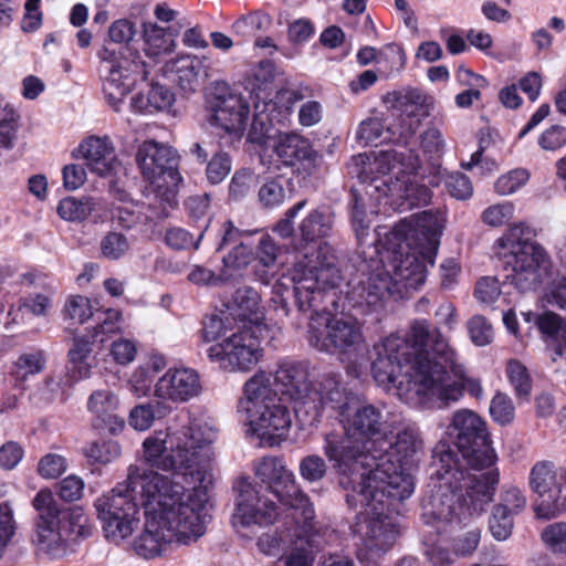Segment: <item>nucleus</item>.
I'll return each mask as SVG.
<instances>
[{"instance_id":"f257e3e1","label":"nucleus","mask_w":566,"mask_h":566,"mask_svg":"<svg viewBox=\"0 0 566 566\" xmlns=\"http://www.w3.org/2000/svg\"><path fill=\"white\" fill-rule=\"evenodd\" d=\"M208 503L201 490H186L163 473L128 465L126 479L97 497L94 507L105 537L116 544L133 534L144 509L145 525L133 548L149 559L166 553L172 542L189 544L202 536L210 520Z\"/></svg>"},{"instance_id":"f03ea898","label":"nucleus","mask_w":566,"mask_h":566,"mask_svg":"<svg viewBox=\"0 0 566 566\" xmlns=\"http://www.w3.org/2000/svg\"><path fill=\"white\" fill-rule=\"evenodd\" d=\"M375 381L407 403L442 408L457 402L467 390L483 397L476 378L465 376L455 349L440 329L426 319L415 321L405 335L391 334L374 345Z\"/></svg>"},{"instance_id":"7ed1b4c3","label":"nucleus","mask_w":566,"mask_h":566,"mask_svg":"<svg viewBox=\"0 0 566 566\" xmlns=\"http://www.w3.org/2000/svg\"><path fill=\"white\" fill-rule=\"evenodd\" d=\"M340 399L327 402L337 411L343 431L323 434L322 451L338 475L343 489L360 485L366 500L387 491L396 499H408L413 493L411 479L391 461L389 436L392 428L384 405L363 401L348 394L338 380Z\"/></svg>"},{"instance_id":"20e7f679","label":"nucleus","mask_w":566,"mask_h":566,"mask_svg":"<svg viewBox=\"0 0 566 566\" xmlns=\"http://www.w3.org/2000/svg\"><path fill=\"white\" fill-rule=\"evenodd\" d=\"M448 434L461 452L468 471L452 451H443L436 462V493L423 503L422 517L427 524L464 521L480 515L493 500L500 473L496 454L491 447L486 424L470 409L452 416Z\"/></svg>"},{"instance_id":"39448f33","label":"nucleus","mask_w":566,"mask_h":566,"mask_svg":"<svg viewBox=\"0 0 566 566\" xmlns=\"http://www.w3.org/2000/svg\"><path fill=\"white\" fill-rule=\"evenodd\" d=\"M216 431L208 422L190 418L181 428L155 431L143 441V461L148 467H136L158 473L171 471L168 478L177 481L179 475H189L195 484L190 490H201L209 496L213 476L211 472L210 443Z\"/></svg>"},{"instance_id":"423d86ee","label":"nucleus","mask_w":566,"mask_h":566,"mask_svg":"<svg viewBox=\"0 0 566 566\" xmlns=\"http://www.w3.org/2000/svg\"><path fill=\"white\" fill-rule=\"evenodd\" d=\"M443 227L444 220L439 213L413 214L392 228L384 251H375L376 258L382 259L389 270L399 297L424 283L428 265L434 264Z\"/></svg>"},{"instance_id":"0eeeda50","label":"nucleus","mask_w":566,"mask_h":566,"mask_svg":"<svg viewBox=\"0 0 566 566\" xmlns=\"http://www.w3.org/2000/svg\"><path fill=\"white\" fill-rule=\"evenodd\" d=\"M334 249L327 242L308 245L297 256L289 275L272 286L271 303L280 318L291 315L290 301L298 313L316 311L325 293L343 281Z\"/></svg>"},{"instance_id":"6e6552de","label":"nucleus","mask_w":566,"mask_h":566,"mask_svg":"<svg viewBox=\"0 0 566 566\" xmlns=\"http://www.w3.org/2000/svg\"><path fill=\"white\" fill-rule=\"evenodd\" d=\"M532 235L525 223L513 224L495 241L494 251L511 268V282L520 292L535 291L546 282L547 303L566 311V275L553 276L549 254Z\"/></svg>"},{"instance_id":"1a4fd4ad","label":"nucleus","mask_w":566,"mask_h":566,"mask_svg":"<svg viewBox=\"0 0 566 566\" xmlns=\"http://www.w3.org/2000/svg\"><path fill=\"white\" fill-rule=\"evenodd\" d=\"M280 398L294 403V413L304 415L307 424L319 421L327 402H338L340 394L338 380L340 375L334 371L323 373L310 381L308 367L305 363L284 358L277 361L276 368L269 374Z\"/></svg>"},{"instance_id":"9d476101","label":"nucleus","mask_w":566,"mask_h":566,"mask_svg":"<svg viewBox=\"0 0 566 566\" xmlns=\"http://www.w3.org/2000/svg\"><path fill=\"white\" fill-rule=\"evenodd\" d=\"M238 411L244 415L249 431L270 446L285 440L293 423L292 410L274 391L270 375L263 370L245 381Z\"/></svg>"},{"instance_id":"9b49d317","label":"nucleus","mask_w":566,"mask_h":566,"mask_svg":"<svg viewBox=\"0 0 566 566\" xmlns=\"http://www.w3.org/2000/svg\"><path fill=\"white\" fill-rule=\"evenodd\" d=\"M349 174L367 184L366 193L377 200L391 198V202L409 196L411 176L418 175V156L397 150H386L368 156L352 157Z\"/></svg>"},{"instance_id":"f8f14e48","label":"nucleus","mask_w":566,"mask_h":566,"mask_svg":"<svg viewBox=\"0 0 566 566\" xmlns=\"http://www.w3.org/2000/svg\"><path fill=\"white\" fill-rule=\"evenodd\" d=\"M38 512L36 542L39 547L60 557L72 551L73 544L91 535L88 517L81 507L62 509L53 493L40 490L32 501Z\"/></svg>"},{"instance_id":"ddd939ff","label":"nucleus","mask_w":566,"mask_h":566,"mask_svg":"<svg viewBox=\"0 0 566 566\" xmlns=\"http://www.w3.org/2000/svg\"><path fill=\"white\" fill-rule=\"evenodd\" d=\"M308 343L318 352L354 363L367 349L364 323L350 314H322L312 316Z\"/></svg>"},{"instance_id":"4468645a","label":"nucleus","mask_w":566,"mask_h":566,"mask_svg":"<svg viewBox=\"0 0 566 566\" xmlns=\"http://www.w3.org/2000/svg\"><path fill=\"white\" fill-rule=\"evenodd\" d=\"M136 161L163 202L172 207L182 178L178 171L177 151L167 145L155 140L144 142L137 150Z\"/></svg>"},{"instance_id":"2eb2a0df","label":"nucleus","mask_w":566,"mask_h":566,"mask_svg":"<svg viewBox=\"0 0 566 566\" xmlns=\"http://www.w3.org/2000/svg\"><path fill=\"white\" fill-rule=\"evenodd\" d=\"M97 56L103 63L105 98L115 111H118L136 83L148 78L149 70L139 54L133 53L128 48L122 50L118 57L114 51L103 48Z\"/></svg>"},{"instance_id":"dca6fc26","label":"nucleus","mask_w":566,"mask_h":566,"mask_svg":"<svg viewBox=\"0 0 566 566\" xmlns=\"http://www.w3.org/2000/svg\"><path fill=\"white\" fill-rule=\"evenodd\" d=\"M261 324L243 325L207 349L209 359L228 371H249L263 357Z\"/></svg>"},{"instance_id":"f3484780","label":"nucleus","mask_w":566,"mask_h":566,"mask_svg":"<svg viewBox=\"0 0 566 566\" xmlns=\"http://www.w3.org/2000/svg\"><path fill=\"white\" fill-rule=\"evenodd\" d=\"M254 473L282 505L300 514L305 525L314 520L315 512L308 496L301 490L294 473L282 459L262 458L254 464Z\"/></svg>"},{"instance_id":"a211bd4d","label":"nucleus","mask_w":566,"mask_h":566,"mask_svg":"<svg viewBox=\"0 0 566 566\" xmlns=\"http://www.w3.org/2000/svg\"><path fill=\"white\" fill-rule=\"evenodd\" d=\"M395 290L384 260L371 256L359 264L358 275L349 283L347 300L361 314H369L382 308L389 296L399 297Z\"/></svg>"},{"instance_id":"6ab92c4d","label":"nucleus","mask_w":566,"mask_h":566,"mask_svg":"<svg viewBox=\"0 0 566 566\" xmlns=\"http://www.w3.org/2000/svg\"><path fill=\"white\" fill-rule=\"evenodd\" d=\"M530 488L537 494L536 517L551 520L566 512V468L539 461L530 472Z\"/></svg>"},{"instance_id":"aec40b11","label":"nucleus","mask_w":566,"mask_h":566,"mask_svg":"<svg viewBox=\"0 0 566 566\" xmlns=\"http://www.w3.org/2000/svg\"><path fill=\"white\" fill-rule=\"evenodd\" d=\"M352 493L346 494V500L349 505H360L361 507H369L375 518L370 520L366 526L364 545L365 547L375 553L386 552L395 543L399 531L396 524L387 515L390 512V506L395 502L400 503L406 499H396L386 491L384 497L380 494L376 497L363 499L360 494V485L356 483V490L348 488Z\"/></svg>"},{"instance_id":"412c9836","label":"nucleus","mask_w":566,"mask_h":566,"mask_svg":"<svg viewBox=\"0 0 566 566\" xmlns=\"http://www.w3.org/2000/svg\"><path fill=\"white\" fill-rule=\"evenodd\" d=\"M209 122L224 133L240 138L249 118V104L243 96L233 91L227 83L217 82L210 88Z\"/></svg>"},{"instance_id":"4be33fe9","label":"nucleus","mask_w":566,"mask_h":566,"mask_svg":"<svg viewBox=\"0 0 566 566\" xmlns=\"http://www.w3.org/2000/svg\"><path fill=\"white\" fill-rule=\"evenodd\" d=\"M232 524L237 526H266L276 520L279 509L274 501L262 494L248 480L238 484Z\"/></svg>"},{"instance_id":"5701e85b","label":"nucleus","mask_w":566,"mask_h":566,"mask_svg":"<svg viewBox=\"0 0 566 566\" xmlns=\"http://www.w3.org/2000/svg\"><path fill=\"white\" fill-rule=\"evenodd\" d=\"M197 370L189 367L169 368L154 385V397L165 405L185 403L201 394Z\"/></svg>"},{"instance_id":"b1692460","label":"nucleus","mask_w":566,"mask_h":566,"mask_svg":"<svg viewBox=\"0 0 566 566\" xmlns=\"http://www.w3.org/2000/svg\"><path fill=\"white\" fill-rule=\"evenodd\" d=\"M301 90H280L274 99L269 102H255V114L252 120L249 139L252 143H262L269 136V129L274 119L281 122L291 114L293 105L304 98Z\"/></svg>"},{"instance_id":"393cba45","label":"nucleus","mask_w":566,"mask_h":566,"mask_svg":"<svg viewBox=\"0 0 566 566\" xmlns=\"http://www.w3.org/2000/svg\"><path fill=\"white\" fill-rule=\"evenodd\" d=\"M78 156L87 168L99 177H108L119 166L115 146L108 136H88L77 148Z\"/></svg>"},{"instance_id":"a878e982","label":"nucleus","mask_w":566,"mask_h":566,"mask_svg":"<svg viewBox=\"0 0 566 566\" xmlns=\"http://www.w3.org/2000/svg\"><path fill=\"white\" fill-rule=\"evenodd\" d=\"M119 406L118 397L108 389H98L91 394L87 409L93 415V424L116 434L125 427L124 418L116 413Z\"/></svg>"},{"instance_id":"bb28decb","label":"nucleus","mask_w":566,"mask_h":566,"mask_svg":"<svg viewBox=\"0 0 566 566\" xmlns=\"http://www.w3.org/2000/svg\"><path fill=\"white\" fill-rule=\"evenodd\" d=\"M428 97L418 88L403 87L387 92L381 96L384 106L399 116L417 117V125L421 118L429 115Z\"/></svg>"},{"instance_id":"cd10ccee","label":"nucleus","mask_w":566,"mask_h":566,"mask_svg":"<svg viewBox=\"0 0 566 566\" xmlns=\"http://www.w3.org/2000/svg\"><path fill=\"white\" fill-rule=\"evenodd\" d=\"M326 533L295 528L290 538V551L284 556L285 566H311L315 554L325 546Z\"/></svg>"},{"instance_id":"c85d7f7f","label":"nucleus","mask_w":566,"mask_h":566,"mask_svg":"<svg viewBox=\"0 0 566 566\" xmlns=\"http://www.w3.org/2000/svg\"><path fill=\"white\" fill-rule=\"evenodd\" d=\"M421 448L422 442L416 428L408 426L399 431L396 436V441H391V446L389 447V450H392L398 457L396 461L391 459L397 465V471H401L412 479L411 474L408 472V467L411 465ZM389 454L392 458V453ZM411 481L413 482V480Z\"/></svg>"},{"instance_id":"c756f323","label":"nucleus","mask_w":566,"mask_h":566,"mask_svg":"<svg viewBox=\"0 0 566 566\" xmlns=\"http://www.w3.org/2000/svg\"><path fill=\"white\" fill-rule=\"evenodd\" d=\"M227 307L234 317L249 321L247 325L259 324L261 318L260 295L254 289L239 287Z\"/></svg>"},{"instance_id":"7c9ffc66","label":"nucleus","mask_w":566,"mask_h":566,"mask_svg":"<svg viewBox=\"0 0 566 566\" xmlns=\"http://www.w3.org/2000/svg\"><path fill=\"white\" fill-rule=\"evenodd\" d=\"M273 148L277 159L284 166H292L296 160L305 159L311 154L308 140L294 133L279 135Z\"/></svg>"},{"instance_id":"2f4dec72","label":"nucleus","mask_w":566,"mask_h":566,"mask_svg":"<svg viewBox=\"0 0 566 566\" xmlns=\"http://www.w3.org/2000/svg\"><path fill=\"white\" fill-rule=\"evenodd\" d=\"M177 29H164L155 23L144 24L145 52L148 56L157 57L170 53L176 48Z\"/></svg>"},{"instance_id":"473e14b6","label":"nucleus","mask_w":566,"mask_h":566,"mask_svg":"<svg viewBox=\"0 0 566 566\" xmlns=\"http://www.w3.org/2000/svg\"><path fill=\"white\" fill-rule=\"evenodd\" d=\"M334 223L333 213L327 208L312 210L300 223L298 232L302 240L314 242L329 235Z\"/></svg>"},{"instance_id":"72a5a7b5","label":"nucleus","mask_w":566,"mask_h":566,"mask_svg":"<svg viewBox=\"0 0 566 566\" xmlns=\"http://www.w3.org/2000/svg\"><path fill=\"white\" fill-rule=\"evenodd\" d=\"M202 61L192 55H180L167 62V71L175 74V81L185 91H192L201 72Z\"/></svg>"},{"instance_id":"f704fd0d","label":"nucleus","mask_w":566,"mask_h":566,"mask_svg":"<svg viewBox=\"0 0 566 566\" xmlns=\"http://www.w3.org/2000/svg\"><path fill=\"white\" fill-rule=\"evenodd\" d=\"M434 174L429 178L428 184L432 187L444 185L447 191L460 200L469 199L473 193V187L469 177L459 171L446 172L440 167H433Z\"/></svg>"},{"instance_id":"c9c22d12","label":"nucleus","mask_w":566,"mask_h":566,"mask_svg":"<svg viewBox=\"0 0 566 566\" xmlns=\"http://www.w3.org/2000/svg\"><path fill=\"white\" fill-rule=\"evenodd\" d=\"M102 208V200L94 197H67L60 201L57 206L59 216L72 222L85 220L94 211Z\"/></svg>"},{"instance_id":"e433bc0d","label":"nucleus","mask_w":566,"mask_h":566,"mask_svg":"<svg viewBox=\"0 0 566 566\" xmlns=\"http://www.w3.org/2000/svg\"><path fill=\"white\" fill-rule=\"evenodd\" d=\"M170 411L171 408L158 399L156 402L138 405L129 413V424L138 431H145L153 426L156 418H164Z\"/></svg>"},{"instance_id":"4c0bfd02","label":"nucleus","mask_w":566,"mask_h":566,"mask_svg":"<svg viewBox=\"0 0 566 566\" xmlns=\"http://www.w3.org/2000/svg\"><path fill=\"white\" fill-rule=\"evenodd\" d=\"M405 60L402 49L396 44L387 45L378 55L376 54V50L371 46H365L357 53V61L360 65H367L371 61H376L378 64H381L382 61H390V72L401 70L405 65Z\"/></svg>"},{"instance_id":"58836bf2","label":"nucleus","mask_w":566,"mask_h":566,"mask_svg":"<svg viewBox=\"0 0 566 566\" xmlns=\"http://www.w3.org/2000/svg\"><path fill=\"white\" fill-rule=\"evenodd\" d=\"M92 353V344L84 337L74 338L73 346L69 350V358L72 365L73 379L78 380L90 375L91 365L87 358Z\"/></svg>"},{"instance_id":"ea45409f","label":"nucleus","mask_w":566,"mask_h":566,"mask_svg":"<svg viewBox=\"0 0 566 566\" xmlns=\"http://www.w3.org/2000/svg\"><path fill=\"white\" fill-rule=\"evenodd\" d=\"M84 455L95 463L107 464L122 454V447L117 441H94L83 448Z\"/></svg>"},{"instance_id":"a19ab883","label":"nucleus","mask_w":566,"mask_h":566,"mask_svg":"<svg viewBox=\"0 0 566 566\" xmlns=\"http://www.w3.org/2000/svg\"><path fill=\"white\" fill-rule=\"evenodd\" d=\"M541 539L552 554L566 557L565 521L547 525L541 533Z\"/></svg>"},{"instance_id":"79ce46f5","label":"nucleus","mask_w":566,"mask_h":566,"mask_svg":"<svg viewBox=\"0 0 566 566\" xmlns=\"http://www.w3.org/2000/svg\"><path fill=\"white\" fill-rule=\"evenodd\" d=\"M506 375L518 397L527 398L532 390V379L527 368L516 359H510L506 364Z\"/></svg>"},{"instance_id":"37998d69","label":"nucleus","mask_w":566,"mask_h":566,"mask_svg":"<svg viewBox=\"0 0 566 566\" xmlns=\"http://www.w3.org/2000/svg\"><path fill=\"white\" fill-rule=\"evenodd\" d=\"M514 515L502 506H494L489 517V530L494 539L503 542L511 537L514 527Z\"/></svg>"},{"instance_id":"c03bdc74","label":"nucleus","mask_w":566,"mask_h":566,"mask_svg":"<svg viewBox=\"0 0 566 566\" xmlns=\"http://www.w3.org/2000/svg\"><path fill=\"white\" fill-rule=\"evenodd\" d=\"M232 276V273H227L226 271L216 273L211 269L200 264L191 265L187 273V280L198 286H216L221 282L230 280Z\"/></svg>"},{"instance_id":"a18cd8bd","label":"nucleus","mask_w":566,"mask_h":566,"mask_svg":"<svg viewBox=\"0 0 566 566\" xmlns=\"http://www.w3.org/2000/svg\"><path fill=\"white\" fill-rule=\"evenodd\" d=\"M93 314V306L90 298L83 295L70 296L63 308L64 318L78 324H84Z\"/></svg>"},{"instance_id":"49530a36","label":"nucleus","mask_w":566,"mask_h":566,"mask_svg":"<svg viewBox=\"0 0 566 566\" xmlns=\"http://www.w3.org/2000/svg\"><path fill=\"white\" fill-rule=\"evenodd\" d=\"M62 395L61 381L54 377H46L30 395L31 402L36 407H44Z\"/></svg>"},{"instance_id":"de8ad7c7","label":"nucleus","mask_w":566,"mask_h":566,"mask_svg":"<svg viewBox=\"0 0 566 566\" xmlns=\"http://www.w3.org/2000/svg\"><path fill=\"white\" fill-rule=\"evenodd\" d=\"M291 536H293V533H264L258 538L256 546L262 554L277 557L281 556L286 545L290 544Z\"/></svg>"},{"instance_id":"09e8293b","label":"nucleus","mask_w":566,"mask_h":566,"mask_svg":"<svg viewBox=\"0 0 566 566\" xmlns=\"http://www.w3.org/2000/svg\"><path fill=\"white\" fill-rule=\"evenodd\" d=\"M300 474L301 476L311 483L323 480L326 474L328 467L325 459L318 454H310L304 457L300 461Z\"/></svg>"},{"instance_id":"8fccbe9b","label":"nucleus","mask_w":566,"mask_h":566,"mask_svg":"<svg viewBox=\"0 0 566 566\" xmlns=\"http://www.w3.org/2000/svg\"><path fill=\"white\" fill-rule=\"evenodd\" d=\"M469 336L476 346L489 345L494 336L491 323L482 315H474L467 323Z\"/></svg>"},{"instance_id":"3c124183","label":"nucleus","mask_w":566,"mask_h":566,"mask_svg":"<svg viewBox=\"0 0 566 566\" xmlns=\"http://www.w3.org/2000/svg\"><path fill=\"white\" fill-rule=\"evenodd\" d=\"M45 366V358L43 352L34 350L19 356L14 364L15 375L25 378L29 375L41 373Z\"/></svg>"},{"instance_id":"603ef678","label":"nucleus","mask_w":566,"mask_h":566,"mask_svg":"<svg viewBox=\"0 0 566 566\" xmlns=\"http://www.w3.org/2000/svg\"><path fill=\"white\" fill-rule=\"evenodd\" d=\"M490 415L501 426L511 423L515 415L512 399L505 394L497 392L491 400Z\"/></svg>"},{"instance_id":"864d4df0","label":"nucleus","mask_w":566,"mask_h":566,"mask_svg":"<svg viewBox=\"0 0 566 566\" xmlns=\"http://www.w3.org/2000/svg\"><path fill=\"white\" fill-rule=\"evenodd\" d=\"M514 205L509 201L488 207L481 216L482 221L493 228L506 224L514 216Z\"/></svg>"},{"instance_id":"5fc2aeb1","label":"nucleus","mask_w":566,"mask_h":566,"mask_svg":"<svg viewBox=\"0 0 566 566\" xmlns=\"http://www.w3.org/2000/svg\"><path fill=\"white\" fill-rule=\"evenodd\" d=\"M526 169L518 168L501 176L494 184L495 191L501 196H507L517 191L528 180Z\"/></svg>"},{"instance_id":"6e6d98bb","label":"nucleus","mask_w":566,"mask_h":566,"mask_svg":"<svg viewBox=\"0 0 566 566\" xmlns=\"http://www.w3.org/2000/svg\"><path fill=\"white\" fill-rule=\"evenodd\" d=\"M526 496L523 491L514 485H504L500 494V502L495 506H502L504 511L516 515L526 507Z\"/></svg>"},{"instance_id":"4d7b16f0","label":"nucleus","mask_w":566,"mask_h":566,"mask_svg":"<svg viewBox=\"0 0 566 566\" xmlns=\"http://www.w3.org/2000/svg\"><path fill=\"white\" fill-rule=\"evenodd\" d=\"M352 195V224L356 238L359 242H364L368 235L369 223L366 220V211L361 198H359L357 190L353 189Z\"/></svg>"},{"instance_id":"13d9d810","label":"nucleus","mask_w":566,"mask_h":566,"mask_svg":"<svg viewBox=\"0 0 566 566\" xmlns=\"http://www.w3.org/2000/svg\"><path fill=\"white\" fill-rule=\"evenodd\" d=\"M154 379V373L150 371V367L139 365L134 369L128 379V388L137 397H146L151 391Z\"/></svg>"},{"instance_id":"bf43d9fd","label":"nucleus","mask_w":566,"mask_h":566,"mask_svg":"<svg viewBox=\"0 0 566 566\" xmlns=\"http://www.w3.org/2000/svg\"><path fill=\"white\" fill-rule=\"evenodd\" d=\"M97 324L94 327L93 337L107 336L120 332L122 314L117 310L108 308L96 314Z\"/></svg>"},{"instance_id":"052dcab7","label":"nucleus","mask_w":566,"mask_h":566,"mask_svg":"<svg viewBox=\"0 0 566 566\" xmlns=\"http://www.w3.org/2000/svg\"><path fill=\"white\" fill-rule=\"evenodd\" d=\"M128 249L127 238L118 232H109L101 241L102 254L109 260H118Z\"/></svg>"},{"instance_id":"680f3d73","label":"nucleus","mask_w":566,"mask_h":566,"mask_svg":"<svg viewBox=\"0 0 566 566\" xmlns=\"http://www.w3.org/2000/svg\"><path fill=\"white\" fill-rule=\"evenodd\" d=\"M537 144L545 151H556L566 146V127L552 125L537 138Z\"/></svg>"},{"instance_id":"e2e57ef3","label":"nucleus","mask_w":566,"mask_h":566,"mask_svg":"<svg viewBox=\"0 0 566 566\" xmlns=\"http://www.w3.org/2000/svg\"><path fill=\"white\" fill-rule=\"evenodd\" d=\"M67 469L66 459L56 453H48L41 458L38 472L44 479H57Z\"/></svg>"},{"instance_id":"0e129e2a","label":"nucleus","mask_w":566,"mask_h":566,"mask_svg":"<svg viewBox=\"0 0 566 566\" xmlns=\"http://www.w3.org/2000/svg\"><path fill=\"white\" fill-rule=\"evenodd\" d=\"M255 185V177L249 170L237 171L229 186V196L233 200L247 197Z\"/></svg>"},{"instance_id":"69168bd1","label":"nucleus","mask_w":566,"mask_h":566,"mask_svg":"<svg viewBox=\"0 0 566 566\" xmlns=\"http://www.w3.org/2000/svg\"><path fill=\"white\" fill-rule=\"evenodd\" d=\"M385 127L378 118H368L363 120L356 132V138L365 145L381 143L384 139Z\"/></svg>"},{"instance_id":"338daca9","label":"nucleus","mask_w":566,"mask_h":566,"mask_svg":"<svg viewBox=\"0 0 566 566\" xmlns=\"http://www.w3.org/2000/svg\"><path fill=\"white\" fill-rule=\"evenodd\" d=\"M136 24L129 19L122 18L112 22L107 35L113 43L127 44L136 35Z\"/></svg>"},{"instance_id":"774afa93","label":"nucleus","mask_w":566,"mask_h":566,"mask_svg":"<svg viewBox=\"0 0 566 566\" xmlns=\"http://www.w3.org/2000/svg\"><path fill=\"white\" fill-rule=\"evenodd\" d=\"M420 147L426 155L430 157H440L444 149V138L442 133L436 127H428L420 135Z\"/></svg>"}]
</instances>
